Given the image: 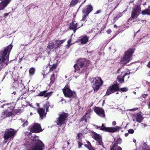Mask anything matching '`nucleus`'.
Listing matches in <instances>:
<instances>
[{
  "label": "nucleus",
  "mask_w": 150,
  "mask_h": 150,
  "mask_svg": "<svg viewBox=\"0 0 150 150\" xmlns=\"http://www.w3.org/2000/svg\"><path fill=\"white\" fill-rule=\"evenodd\" d=\"M12 48V46L9 45L0 52V64H4L6 65L8 61V57L10 52Z\"/></svg>",
  "instance_id": "nucleus-1"
},
{
  "label": "nucleus",
  "mask_w": 150,
  "mask_h": 150,
  "mask_svg": "<svg viewBox=\"0 0 150 150\" xmlns=\"http://www.w3.org/2000/svg\"><path fill=\"white\" fill-rule=\"evenodd\" d=\"M15 104L13 103L6 104L3 105L1 106V108H7L6 111L2 113L1 117L2 118H4L7 116H9L13 114V110L14 108Z\"/></svg>",
  "instance_id": "nucleus-2"
},
{
  "label": "nucleus",
  "mask_w": 150,
  "mask_h": 150,
  "mask_svg": "<svg viewBox=\"0 0 150 150\" xmlns=\"http://www.w3.org/2000/svg\"><path fill=\"white\" fill-rule=\"evenodd\" d=\"M88 63V61L85 59H79L78 60L77 63L74 66L75 69L74 72H76V71H79L83 67L86 66L87 64Z\"/></svg>",
  "instance_id": "nucleus-3"
},
{
  "label": "nucleus",
  "mask_w": 150,
  "mask_h": 150,
  "mask_svg": "<svg viewBox=\"0 0 150 150\" xmlns=\"http://www.w3.org/2000/svg\"><path fill=\"white\" fill-rule=\"evenodd\" d=\"M103 82L100 77H96L93 79L92 87L94 91H97L103 85Z\"/></svg>",
  "instance_id": "nucleus-4"
},
{
  "label": "nucleus",
  "mask_w": 150,
  "mask_h": 150,
  "mask_svg": "<svg viewBox=\"0 0 150 150\" xmlns=\"http://www.w3.org/2000/svg\"><path fill=\"white\" fill-rule=\"evenodd\" d=\"M119 90L122 92H125L128 91V89L126 87L119 89L117 85H112L108 88L107 91L106 95H109L116 91H118Z\"/></svg>",
  "instance_id": "nucleus-5"
},
{
  "label": "nucleus",
  "mask_w": 150,
  "mask_h": 150,
  "mask_svg": "<svg viewBox=\"0 0 150 150\" xmlns=\"http://www.w3.org/2000/svg\"><path fill=\"white\" fill-rule=\"evenodd\" d=\"M134 52L133 49H130L126 51L123 57L121 59V64H125L129 62Z\"/></svg>",
  "instance_id": "nucleus-6"
},
{
  "label": "nucleus",
  "mask_w": 150,
  "mask_h": 150,
  "mask_svg": "<svg viewBox=\"0 0 150 150\" xmlns=\"http://www.w3.org/2000/svg\"><path fill=\"white\" fill-rule=\"evenodd\" d=\"M95 127L97 129L110 132H114L118 131L121 129L120 127L118 126H116L114 127H106L103 124H102V126L101 127L97 125H96Z\"/></svg>",
  "instance_id": "nucleus-7"
},
{
  "label": "nucleus",
  "mask_w": 150,
  "mask_h": 150,
  "mask_svg": "<svg viewBox=\"0 0 150 150\" xmlns=\"http://www.w3.org/2000/svg\"><path fill=\"white\" fill-rule=\"evenodd\" d=\"M65 41V40H54L52 42H50L47 46V48L50 50L56 49L59 47Z\"/></svg>",
  "instance_id": "nucleus-8"
},
{
  "label": "nucleus",
  "mask_w": 150,
  "mask_h": 150,
  "mask_svg": "<svg viewBox=\"0 0 150 150\" xmlns=\"http://www.w3.org/2000/svg\"><path fill=\"white\" fill-rule=\"evenodd\" d=\"M63 92L65 96L68 98L72 97L75 94L74 92L70 90L68 84L66 85L63 89Z\"/></svg>",
  "instance_id": "nucleus-9"
},
{
  "label": "nucleus",
  "mask_w": 150,
  "mask_h": 150,
  "mask_svg": "<svg viewBox=\"0 0 150 150\" xmlns=\"http://www.w3.org/2000/svg\"><path fill=\"white\" fill-rule=\"evenodd\" d=\"M16 132L14 130L11 128L6 129L5 131L4 136V140L6 141L9 138L13 137Z\"/></svg>",
  "instance_id": "nucleus-10"
},
{
  "label": "nucleus",
  "mask_w": 150,
  "mask_h": 150,
  "mask_svg": "<svg viewBox=\"0 0 150 150\" xmlns=\"http://www.w3.org/2000/svg\"><path fill=\"white\" fill-rule=\"evenodd\" d=\"M66 118V116L64 114H62L59 115L58 118H57L56 123L57 124L61 126L63 124Z\"/></svg>",
  "instance_id": "nucleus-11"
},
{
  "label": "nucleus",
  "mask_w": 150,
  "mask_h": 150,
  "mask_svg": "<svg viewBox=\"0 0 150 150\" xmlns=\"http://www.w3.org/2000/svg\"><path fill=\"white\" fill-rule=\"evenodd\" d=\"M139 14V7L137 5L135 6L133 9L132 12L131 18H134L137 17Z\"/></svg>",
  "instance_id": "nucleus-12"
},
{
  "label": "nucleus",
  "mask_w": 150,
  "mask_h": 150,
  "mask_svg": "<svg viewBox=\"0 0 150 150\" xmlns=\"http://www.w3.org/2000/svg\"><path fill=\"white\" fill-rule=\"evenodd\" d=\"M42 130L40 124L35 123L31 128L30 131L33 133L39 132H41Z\"/></svg>",
  "instance_id": "nucleus-13"
},
{
  "label": "nucleus",
  "mask_w": 150,
  "mask_h": 150,
  "mask_svg": "<svg viewBox=\"0 0 150 150\" xmlns=\"http://www.w3.org/2000/svg\"><path fill=\"white\" fill-rule=\"evenodd\" d=\"M82 25H79L78 23L75 21H73L72 23H70L69 28L73 30L74 33L75 32L76 30L79 28Z\"/></svg>",
  "instance_id": "nucleus-14"
},
{
  "label": "nucleus",
  "mask_w": 150,
  "mask_h": 150,
  "mask_svg": "<svg viewBox=\"0 0 150 150\" xmlns=\"http://www.w3.org/2000/svg\"><path fill=\"white\" fill-rule=\"evenodd\" d=\"M93 136L94 139L98 142L99 145H101L103 148L104 147L103 142H102L101 137L99 134L96 133H94L93 134Z\"/></svg>",
  "instance_id": "nucleus-15"
},
{
  "label": "nucleus",
  "mask_w": 150,
  "mask_h": 150,
  "mask_svg": "<svg viewBox=\"0 0 150 150\" xmlns=\"http://www.w3.org/2000/svg\"><path fill=\"white\" fill-rule=\"evenodd\" d=\"M93 10V7L90 5H88L86 6V9H83L82 10L83 13L85 16L88 15Z\"/></svg>",
  "instance_id": "nucleus-16"
},
{
  "label": "nucleus",
  "mask_w": 150,
  "mask_h": 150,
  "mask_svg": "<svg viewBox=\"0 0 150 150\" xmlns=\"http://www.w3.org/2000/svg\"><path fill=\"white\" fill-rule=\"evenodd\" d=\"M94 111L100 117H104L105 116L104 110L102 108L96 107L94 109Z\"/></svg>",
  "instance_id": "nucleus-17"
},
{
  "label": "nucleus",
  "mask_w": 150,
  "mask_h": 150,
  "mask_svg": "<svg viewBox=\"0 0 150 150\" xmlns=\"http://www.w3.org/2000/svg\"><path fill=\"white\" fill-rule=\"evenodd\" d=\"M11 0H3L0 3V11L3 10L10 3Z\"/></svg>",
  "instance_id": "nucleus-18"
},
{
  "label": "nucleus",
  "mask_w": 150,
  "mask_h": 150,
  "mask_svg": "<svg viewBox=\"0 0 150 150\" xmlns=\"http://www.w3.org/2000/svg\"><path fill=\"white\" fill-rule=\"evenodd\" d=\"M88 38L86 36H82L79 37V41L81 42V44H85L88 42Z\"/></svg>",
  "instance_id": "nucleus-19"
},
{
  "label": "nucleus",
  "mask_w": 150,
  "mask_h": 150,
  "mask_svg": "<svg viewBox=\"0 0 150 150\" xmlns=\"http://www.w3.org/2000/svg\"><path fill=\"white\" fill-rule=\"evenodd\" d=\"M130 73H125L124 74L123 77H118L117 79L118 81L121 83H123L124 82L125 77V79H126V80H127L129 77V74Z\"/></svg>",
  "instance_id": "nucleus-20"
},
{
  "label": "nucleus",
  "mask_w": 150,
  "mask_h": 150,
  "mask_svg": "<svg viewBox=\"0 0 150 150\" xmlns=\"http://www.w3.org/2000/svg\"><path fill=\"white\" fill-rule=\"evenodd\" d=\"M38 113L39 114L40 117L42 119L45 117L46 114V113H45V110L42 108H38L37 109Z\"/></svg>",
  "instance_id": "nucleus-21"
},
{
  "label": "nucleus",
  "mask_w": 150,
  "mask_h": 150,
  "mask_svg": "<svg viewBox=\"0 0 150 150\" xmlns=\"http://www.w3.org/2000/svg\"><path fill=\"white\" fill-rule=\"evenodd\" d=\"M133 118V121H134L136 120L139 122H141L143 119L142 115L139 114H137L134 116Z\"/></svg>",
  "instance_id": "nucleus-22"
},
{
  "label": "nucleus",
  "mask_w": 150,
  "mask_h": 150,
  "mask_svg": "<svg viewBox=\"0 0 150 150\" xmlns=\"http://www.w3.org/2000/svg\"><path fill=\"white\" fill-rule=\"evenodd\" d=\"M77 137L79 140V141H78V147L80 148L81 147V145L83 144L81 143L82 141L81 140V139L83 137L82 134L81 133H79L77 135Z\"/></svg>",
  "instance_id": "nucleus-23"
},
{
  "label": "nucleus",
  "mask_w": 150,
  "mask_h": 150,
  "mask_svg": "<svg viewBox=\"0 0 150 150\" xmlns=\"http://www.w3.org/2000/svg\"><path fill=\"white\" fill-rule=\"evenodd\" d=\"M110 150H122V149L117 144H114L111 147Z\"/></svg>",
  "instance_id": "nucleus-24"
},
{
  "label": "nucleus",
  "mask_w": 150,
  "mask_h": 150,
  "mask_svg": "<svg viewBox=\"0 0 150 150\" xmlns=\"http://www.w3.org/2000/svg\"><path fill=\"white\" fill-rule=\"evenodd\" d=\"M142 15L147 14L150 15V10L149 9H146L142 12Z\"/></svg>",
  "instance_id": "nucleus-25"
},
{
  "label": "nucleus",
  "mask_w": 150,
  "mask_h": 150,
  "mask_svg": "<svg viewBox=\"0 0 150 150\" xmlns=\"http://www.w3.org/2000/svg\"><path fill=\"white\" fill-rule=\"evenodd\" d=\"M87 143L88 144L85 145L86 147L88 148L90 150H92L93 148L90 142H87Z\"/></svg>",
  "instance_id": "nucleus-26"
},
{
  "label": "nucleus",
  "mask_w": 150,
  "mask_h": 150,
  "mask_svg": "<svg viewBox=\"0 0 150 150\" xmlns=\"http://www.w3.org/2000/svg\"><path fill=\"white\" fill-rule=\"evenodd\" d=\"M78 0H72L70 4V6H74L78 3Z\"/></svg>",
  "instance_id": "nucleus-27"
},
{
  "label": "nucleus",
  "mask_w": 150,
  "mask_h": 150,
  "mask_svg": "<svg viewBox=\"0 0 150 150\" xmlns=\"http://www.w3.org/2000/svg\"><path fill=\"white\" fill-rule=\"evenodd\" d=\"M143 146L142 150H150V149L149 148L148 146L145 143L143 144Z\"/></svg>",
  "instance_id": "nucleus-28"
},
{
  "label": "nucleus",
  "mask_w": 150,
  "mask_h": 150,
  "mask_svg": "<svg viewBox=\"0 0 150 150\" xmlns=\"http://www.w3.org/2000/svg\"><path fill=\"white\" fill-rule=\"evenodd\" d=\"M35 68L32 67L29 70V73L30 74L33 75L35 72Z\"/></svg>",
  "instance_id": "nucleus-29"
},
{
  "label": "nucleus",
  "mask_w": 150,
  "mask_h": 150,
  "mask_svg": "<svg viewBox=\"0 0 150 150\" xmlns=\"http://www.w3.org/2000/svg\"><path fill=\"white\" fill-rule=\"evenodd\" d=\"M52 93V92H50L47 93L46 91H45V95L44 96V97H49L51 96Z\"/></svg>",
  "instance_id": "nucleus-30"
},
{
  "label": "nucleus",
  "mask_w": 150,
  "mask_h": 150,
  "mask_svg": "<svg viewBox=\"0 0 150 150\" xmlns=\"http://www.w3.org/2000/svg\"><path fill=\"white\" fill-rule=\"evenodd\" d=\"M57 66L56 64H53L52 67L50 69V71H52L53 70L55 69L56 67Z\"/></svg>",
  "instance_id": "nucleus-31"
},
{
  "label": "nucleus",
  "mask_w": 150,
  "mask_h": 150,
  "mask_svg": "<svg viewBox=\"0 0 150 150\" xmlns=\"http://www.w3.org/2000/svg\"><path fill=\"white\" fill-rule=\"evenodd\" d=\"M49 105L48 103H46L44 105V107L45 108L46 112L48 111Z\"/></svg>",
  "instance_id": "nucleus-32"
},
{
  "label": "nucleus",
  "mask_w": 150,
  "mask_h": 150,
  "mask_svg": "<svg viewBox=\"0 0 150 150\" xmlns=\"http://www.w3.org/2000/svg\"><path fill=\"white\" fill-rule=\"evenodd\" d=\"M115 142L116 143V144H120L122 142L121 139L120 138H119Z\"/></svg>",
  "instance_id": "nucleus-33"
},
{
  "label": "nucleus",
  "mask_w": 150,
  "mask_h": 150,
  "mask_svg": "<svg viewBox=\"0 0 150 150\" xmlns=\"http://www.w3.org/2000/svg\"><path fill=\"white\" fill-rule=\"evenodd\" d=\"M45 91H43L41 92L38 95L40 96H44H44L45 95Z\"/></svg>",
  "instance_id": "nucleus-34"
},
{
  "label": "nucleus",
  "mask_w": 150,
  "mask_h": 150,
  "mask_svg": "<svg viewBox=\"0 0 150 150\" xmlns=\"http://www.w3.org/2000/svg\"><path fill=\"white\" fill-rule=\"evenodd\" d=\"M71 38L67 41V44L66 46L67 47H69L70 46V45L69 44L71 43Z\"/></svg>",
  "instance_id": "nucleus-35"
},
{
  "label": "nucleus",
  "mask_w": 150,
  "mask_h": 150,
  "mask_svg": "<svg viewBox=\"0 0 150 150\" xmlns=\"http://www.w3.org/2000/svg\"><path fill=\"white\" fill-rule=\"evenodd\" d=\"M54 79V74H53L52 75L51 77L50 78V80L51 81H53Z\"/></svg>",
  "instance_id": "nucleus-36"
},
{
  "label": "nucleus",
  "mask_w": 150,
  "mask_h": 150,
  "mask_svg": "<svg viewBox=\"0 0 150 150\" xmlns=\"http://www.w3.org/2000/svg\"><path fill=\"white\" fill-rule=\"evenodd\" d=\"M134 130L132 129H129L128 130V132L129 133H131V134H133L134 133Z\"/></svg>",
  "instance_id": "nucleus-37"
},
{
  "label": "nucleus",
  "mask_w": 150,
  "mask_h": 150,
  "mask_svg": "<svg viewBox=\"0 0 150 150\" xmlns=\"http://www.w3.org/2000/svg\"><path fill=\"white\" fill-rule=\"evenodd\" d=\"M147 96V94H143L142 95V97L144 98H145Z\"/></svg>",
  "instance_id": "nucleus-38"
},
{
  "label": "nucleus",
  "mask_w": 150,
  "mask_h": 150,
  "mask_svg": "<svg viewBox=\"0 0 150 150\" xmlns=\"http://www.w3.org/2000/svg\"><path fill=\"white\" fill-rule=\"evenodd\" d=\"M111 32V30L109 29L107 30V32L108 33V34H109Z\"/></svg>",
  "instance_id": "nucleus-39"
},
{
  "label": "nucleus",
  "mask_w": 150,
  "mask_h": 150,
  "mask_svg": "<svg viewBox=\"0 0 150 150\" xmlns=\"http://www.w3.org/2000/svg\"><path fill=\"white\" fill-rule=\"evenodd\" d=\"M147 66L148 67L150 68V61H149L148 64H147Z\"/></svg>",
  "instance_id": "nucleus-40"
},
{
  "label": "nucleus",
  "mask_w": 150,
  "mask_h": 150,
  "mask_svg": "<svg viewBox=\"0 0 150 150\" xmlns=\"http://www.w3.org/2000/svg\"><path fill=\"white\" fill-rule=\"evenodd\" d=\"M112 125L114 126L115 125H116V122L115 121L113 122H112Z\"/></svg>",
  "instance_id": "nucleus-41"
},
{
  "label": "nucleus",
  "mask_w": 150,
  "mask_h": 150,
  "mask_svg": "<svg viewBox=\"0 0 150 150\" xmlns=\"http://www.w3.org/2000/svg\"><path fill=\"white\" fill-rule=\"evenodd\" d=\"M9 13H5L4 14V16H8V14H9Z\"/></svg>",
  "instance_id": "nucleus-42"
},
{
  "label": "nucleus",
  "mask_w": 150,
  "mask_h": 150,
  "mask_svg": "<svg viewBox=\"0 0 150 150\" xmlns=\"http://www.w3.org/2000/svg\"><path fill=\"white\" fill-rule=\"evenodd\" d=\"M27 122L26 121L25 123H24V124H23V127H24L25 125H27Z\"/></svg>",
  "instance_id": "nucleus-43"
},
{
  "label": "nucleus",
  "mask_w": 150,
  "mask_h": 150,
  "mask_svg": "<svg viewBox=\"0 0 150 150\" xmlns=\"http://www.w3.org/2000/svg\"><path fill=\"white\" fill-rule=\"evenodd\" d=\"M100 12V11H99V10H98V11H97L96 12V13H95V14H98V13H99Z\"/></svg>",
  "instance_id": "nucleus-44"
},
{
  "label": "nucleus",
  "mask_w": 150,
  "mask_h": 150,
  "mask_svg": "<svg viewBox=\"0 0 150 150\" xmlns=\"http://www.w3.org/2000/svg\"><path fill=\"white\" fill-rule=\"evenodd\" d=\"M16 93V92L15 91H13V92L12 93V94H13L14 95H15Z\"/></svg>",
  "instance_id": "nucleus-45"
},
{
  "label": "nucleus",
  "mask_w": 150,
  "mask_h": 150,
  "mask_svg": "<svg viewBox=\"0 0 150 150\" xmlns=\"http://www.w3.org/2000/svg\"><path fill=\"white\" fill-rule=\"evenodd\" d=\"M148 106H149V108H150V101H149V103L148 104Z\"/></svg>",
  "instance_id": "nucleus-46"
},
{
  "label": "nucleus",
  "mask_w": 150,
  "mask_h": 150,
  "mask_svg": "<svg viewBox=\"0 0 150 150\" xmlns=\"http://www.w3.org/2000/svg\"><path fill=\"white\" fill-rule=\"evenodd\" d=\"M133 141L134 143H136V140L135 139H133Z\"/></svg>",
  "instance_id": "nucleus-47"
},
{
  "label": "nucleus",
  "mask_w": 150,
  "mask_h": 150,
  "mask_svg": "<svg viewBox=\"0 0 150 150\" xmlns=\"http://www.w3.org/2000/svg\"><path fill=\"white\" fill-rule=\"evenodd\" d=\"M128 133H125V136H126H126H127L128 135Z\"/></svg>",
  "instance_id": "nucleus-48"
},
{
  "label": "nucleus",
  "mask_w": 150,
  "mask_h": 150,
  "mask_svg": "<svg viewBox=\"0 0 150 150\" xmlns=\"http://www.w3.org/2000/svg\"><path fill=\"white\" fill-rule=\"evenodd\" d=\"M136 21H140V19H137Z\"/></svg>",
  "instance_id": "nucleus-49"
},
{
  "label": "nucleus",
  "mask_w": 150,
  "mask_h": 150,
  "mask_svg": "<svg viewBox=\"0 0 150 150\" xmlns=\"http://www.w3.org/2000/svg\"><path fill=\"white\" fill-rule=\"evenodd\" d=\"M136 110V109H132V111H135Z\"/></svg>",
  "instance_id": "nucleus-50"
},
{
  "label": "nucleus",
  "mask_w": 150,
  "mask_h": 150,
  "mask_svg": "<svg viewBox=\"0 0 150 150\" xmlns=\"http://www.w3.org/2000/svg\"><path fill=\"white\" fill-rule=\"evenodd\" d=\"M120 69H118V70H117V73H118V71H120Z\"/></svg>",
  "instance_id": "nucleus-51"
},
{
  "label": "nucleus",
  "mask_w": 150,
  "mask_h": 150,
  "mask_svg": "<svg viewBox=\"0 0 150 150\" xmlns=\"http://www.w3.org/2000/svg\"><path fill=\"white\" fill-rule=\"evenodd\" d=\"M114 27H117V26H116V25H114Z\"/></svg>",
  "instance_id": "nucleus-52"
},
{
  "label": "nucleus",
  "mask_w": 150,
  "mask_h": 150,
  "mask_svg": "<svg viewBox=\"0 0 150 150\" xmlns=\"http://www.w3.org/2000/svg\"><path fill=\"white\" fill-rule=\"evenodd\" d=\"M37 106H39V104H38V103H37Z\"/></svg>",
  "instance_id": "nucleus-53"
},
{
  "label": "nucleus",
  "mask_w": 150,
  "mask_h": 150,
  "mask_svg": "<svg viewBox=\"0 0 150 150\" xmlns=\"http://www.w3.org/2000/svg\"><path fill=\"white\" fill-rule=\"evenodd\" d=\"M133 93L135 94H136V92H133Z\"/></svg>",
  "instance_id": "nucleus-54"
},
{
  "label": "nucleus",
  "mask_w": 150,
  "mask_h": 150,
  "mask_svg": "<svg viewBox=\"0 0 150 150\" xmlns=\"http://www.w3.org/2000/svg\"><path fill=\"white\" fill-rule=\"evenodd\" d=\"M118 5H117L115 7V8H114V9L115 8H117V6Z\"/></svg>",
  "instance_id": "nucleus-55"
},
{
  "label": "nucleus",
  "mask_w": 150,
  "mask_h": 150,
  "mask_svg": "<svg viewBox=\"0 0 150 150\" xmlns=\"http://www.w3.org/2000/svg\"><path fill=\"white\" fill-rule=\"evenodd\" d=\"M143 125H144V127H145V126H146V125L145 124H143Z\"/></svg>",
  "instance_id": "nucleus-56"
},
{
  "label": "nucleus",
  "mask_w": 150,
  "mask_h": 150,
  "mask_svg": "<svg viewBox=\"0 0 150 150\" xmlns=\"http://www.w3.org/2000/svg\"><path fill=\"white\" fill-rule=\"evenodd\" d=\"M108 1H110H110H112V0H108Z\"/></svg>",
  "instance_id": "nucleus-57"
},
{
  "label": "nucleus",
  "mask_w": 150,
  "mask_h": 150,
  "mask_svg": "<svg viewBox=\"0 0 150 150\" xmlns=\"http://www.w3.org/2000/svg\"><path fill=\"white\" fill-rule=\"evenodd\" d=\"M85 122H87V120H86L85 119Z\"/></svg>",
  "instance_id": "nucleus-58"
},
{
  "label": "nucleus",
  "mask_w": 150,
  "mask_h": 150,
  "mask_svg": "<svg viewBox=\"0 0 150 150\" xmlns=\"http://www.w3.org/2000/svg\"><path fill=\"white\" fill-rule=\"evenodd\" d=\"M30 115H32V112H30Z\"/></svg>",
  "instance_id": "nucleus-59"
},
{
  "label": "nucleus",
  "mask_w": 150,
  "mask_h": 150,
  "mask_svg": "<svg viewBox=\"0 0 150 150\" xmlns=\"http://www.w3.org/2000/svg\"><path fill=\"white\" fill-rule=\"evenodd\" d=\"M118 92H117V93H116V94H118Z\"/></svg>",
  "instance_id": "nucleus-60"
},
{
  "label": "nucleus",
  "mask_w": 150,
  "mask_h": 150,
  "mask_svg": "<svg viewBox=\"0 0 150 150\" xmlns=\"http://www.w3.org/2000/svg\"><path fill=\"white\" fill-rule=\"evenodd\" d=\"M69 142H68V144L69 145Z\"/></svg>",
  "instance_id": "nucleus-61"
},
{
  "label": "nucleus",
  "mask_w": 150,
  "mask_h": 150,
  "mask_svg": "<svg viewBox=\"0 0 150 150\" xmlns=\"http://www.w3.org/2000/svg\"><path fill=\"white\" fill-rule=\"evenodd\" d=\"M84 119V117H83L82 119Z\"/></svg>",
  "instance_id": "nucleus-62"
},
{
  "label": "nucleus",
  "mask_w": 150,
  "mask_h": 150,
  "mask_svg": "<svg viewBox=\"0 0 150 150\" xmlns=\"http://www.w3.org/2000/svg\"><path fill=\"white\" fill-rule=\"evenodd\" d=\"M115 19H117V18H115Z\"/></svg>",
  "instance_id": "nucleus-63"
},
{
  "label": "nucleus",
  "mask_w": 150,
  "mask_h": 150,
  "mask_svg": "<svg viewBox=\"0 0 150 150\" xmlns=\"http://www.w3.org/2000/svg\"><path fill=\"white\" fill-rule=\"evenodd\" d=\"M101 150H102V149Z\"/></svg>",
  "instance_id": "nucleus-64"
}]
</instances>
